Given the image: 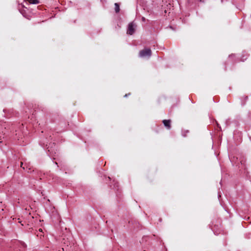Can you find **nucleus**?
<instances>
[{"label":"nucleus","instance_id":"nucleus-1","mask_svg":"<svg viewBox=\"0 0 251 251\" xmlns=\"http://www.w3.org/2000/svg\"><path fill=\"white\" fill-rule=\"evenodd\" d=\"M151 55V49L145 48L139 51V56L140 57H145L146 56L150 57Z\"/></svg>","mask_w":251,"mask_h":251},{"label":"nucleus","instance_id":"nucleus-2","mask_svg":"<svg viewBox=\"0 0 251 251\" xmlns=\"http://www.w3.org/2000/svg\"><path fill=\"white\" fill-rule=\"evenodd\" d=\"M136 25L133 23V22L130 23L128 25V28L127 30V34L129 35H132L135 31Z\"/></svg>","mask_w":251,"mask_h":251},{"label":"nucleus","instance_id":"nucleus-3","mask_svg":"<svg viewBox=\"0 0 251 251\" xmlns=\"http://www.w3.org/2000/svg\"><path fill=\"white\" fill-rule=\"evenodd\" d=\"M164 126L168 129H170L171 127V121L170 120H164L162 121Z\"/></svg>","mask_w":251,"mask_h":251},{"label":"nucleus","instance_id":"nucleus-4","mask_svg":"<svg viewBox=\"0 0 251 251\" xmlns=\"http://www.w3.org/2000/svg\"><path fill=\"white\" fill-rule=\"evenodd\" d=\"M21 167L23 169V170L26 171H28V170H30L31 168L29 167V166L28 165H26V164H25V165L24 164V163L23 162H21Z\"/></svg>","mask_w":251,"mask_h":251},{"label":"nucleus","instance_id":"nucleus-5","mask_svg":"<svg viewBox=\"0 0 251 251\" xmlns=\"http://www.w3.org/2000/svg\"><path fill=\"white\" fill-rule=\"evenodd\" d=\"M115 11L116 13H118L120 11V6L118 3H115Z\"/></svg>","mask_w":251,"mask_h":251},{"label":"nucleus","instance_id":"nucleus-6","mask_svg":"<svg viewBox=\"0 0 251 251\" xmlns=\"http://www.w3.org/2000/svg\"><path fill=\"white\" fill-rule=\"evenodd\" d=\"M114 184H113V186L112 187V185H110V187L114 189H118V187L119 186L118 183L117 182L113 181Z\"/></svg>","mask_w":251,"mask_h":251},{"label":"nucleus","instance_id":"nucleus-7","mask_svg":"<svg viewBox=\"0 0 251 251\" xmlns=\"http://www.w3.org/2000/svg\"><path fill=\"white\" fill-rule=\"evenodd\" d=\"M28 2L31 4H38L39 1L38 0H27Z\"/></svg>","mask_w":251,"mask_h":251},{"label":"nucleus","instance_id":"nucleus-8","mask_svg":"<svg viewBox=\"0 0 251 251\" xmlns=\"http://www.w3.org/2000/svg\"><path fill=\"white\" fill-rule=\"evenodd\" d=\"M242 98L244 99V100H245L244 102H243V101L242 102V104L244 105L245 104V101L246 100H247L248 99V96H244Z\"/></svg>","mask_w":251,"mask_h":251},{"label":"nucleus","instance_id":"nucleus-9","mask_svg":"<svg viewBox=\"0 0 251 251\" xmlns=\"http://www.w3.org/2000/svg\"><path fill=\"white\" fill-rule=\"evenodd\" d=\"M21 246H22V247H23L24 248H25L26 247V245L24 243H21Z\"/></svg>","mask_w":251,"mask_h":251},{"label":"nucleus","instance_id":"nucleus-10","mask_svg":"<svg viewBox=\"0 0 251 251\" xmlns=\"http://www.w3.org/2000/svg\"><path fill=\"white\" fill-rule=\"evenodd\" d=\"M48 151L50 152V155L52 156V155L51 154V151L49 149Z\"/></svg>","mask_w":251,"mask_h":251},{"label":"nucleus","instance_id":"nucleus-11","mask_svg":"<svg viewBox=\"0 0 251 251\" xmlns=\"http://www.w3.org/2000/svg\"><path fill=\"white\" fill-rule=\"evenodd\" d=\"M130 93H128V94H126L125 96H124V97L126 98L127 97H128V95H130Z\"/></svg>","mask_w":251,"mask_h":251},{"label":"nucleus","instance_id":"nucleus-12","mask_svg":"<svg viewBox=\"0 0 251 251\" xmlns=\"http://www.w3.org/2000/svg\"><path fill=\"white\" fill-rule=\"evenodd\" d=\"M20 12L23 14V15L24 16H25V15H24L25 12H23V11H22V10H20Z\"/></svg>","mask_w":251,"mask_h":251},{"label":"nucleus","instance_id":"nucleus-13","mask_svg":"<svg viewBox=\"0 0 251 251\" xmlns=\"http://www.w3.org/2000/svg\"><path fill=\"white\" fill-rule=\"evenodd\" d=\"M205 0H200V2H204Z\"/></svg>","mask_w":251,"mask_h":251},{"label":"nucleus","instance_id":"nucleus-14","mask_svg":"<svg viewBox=\"0 0 251 251\" xmlns=\"http://www.w3.org/2000/svg\"><path fill=\"white\" fill-rule=\"evenodd\" d=\"M142 20L143 21H145V18L144 17H142Z\"/></svg>","mask_w":251,"mask_h":251},{"label":"nucleus","instance_id":"nucleus-15","mask_svg":"<svg viewBox=\"0 0 251 251\" xmlns=\"http://www.w3.org/2000/svg\"><path fill=\"white\" fill-rule=\"evenodd\" d=\"M39 231H42V229H39Z\"/></svg>","mask_w":251,"mask_h":251}]
</instances>
